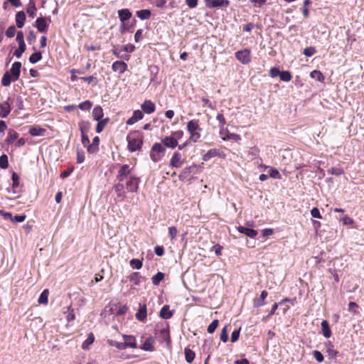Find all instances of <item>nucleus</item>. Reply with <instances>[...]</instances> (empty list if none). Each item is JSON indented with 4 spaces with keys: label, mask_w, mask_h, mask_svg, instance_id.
<instances>
[{
    "label": "nucleus",
    "mask_w": 364,
    "mask_h": 364,
    "mask_svg": "<svg viewBox=\"0 0 364 364\" xmlns=\"http://www.w3.org/2000/svg\"><path fill=\"white\" fill-rule=\"evenodd\" d=\"M116 183L113 189L119 201H123L127 198V193H136L139 189L140 178L134 172V167L129 164L120 166L116 176Z\"/></svg>",
    "instance_id": "nucleus-1"
},
{
    "label": "nucleus",
    "mask_w": 364,
    "mask_h": 364,
    "mask_svg": "<svg viewBox=\"0 0 364 364\" xmlns=\"http://www.w3.org/2000/svg\"><path fill=\"white\" fill-rule=\"evenodd\" d=\"M127 140L128 142V149L130 151L134 152L141 149L143 144V137L139 132H135L129 134L127 136Z\"/></svg>",
    "instance_id": "nucleus-2"
},
{
    "label": "nucleus",
    "mask_w": 364,
    "mask_h": 364,
    "mask_svg": "<svg viewBox=\"0 0 364 364\" xmlns=\"http://www.w3.org/2000/svg\"><path fill=\"white\" fill-rule=\"evenodd\" d=\"M164 146L159 143H155L151 148L150 156L152 161L156 162L159 161L165 152Z\"/></svg>",
    "instance_id": "nucleus-3"
},
{
    "label": "nucleus",
    "mask_w": 364,
    "mask_h": 364,
    "mask_svg": "<svg viewBox=\"0 0 364 364\" xmlns=\"http://www.w3.org/2000/svg\"><path fill=\"white\" fill-rule=\"evenodd\" d=\"M235 58L241 63L248 64L251 61L250 50L248 48L238 50L235 53Z\"/></svg>",
    "instance_id": "nucleus-4"
},
{
    "label": "nucleus",
    "mask_w": 364,
    "mask_h": 364,
    "mask_svg": "<svg viewBox=\"0 0 364 364\" xmlns=\"http://www.w3.org/2000/svg\"><path fill=\"white\" fill-rule=\"evenodd\" d=\"M229 4L228 0H205V5L208 8L228 7Z\"/></svg>",
    "instance_id": "nucleus-5"
},
{
    "label": "nucleus",
    "mask_w": 364,
    "mask_h": 364,
    "mask_svg": "<svg viewBox=\"0 0 364 364\" xmlns=\"http://www.w3.org/2000/svg\"><path fill=\"white\" fill-rule=\"evenodd\" d=\"M21 68V62H15L13 63L11 68L10 69V74L13 77V81H16L20 76Z\"/></svg>",
    "instance_id": "nucleus-6"
},
{
    "label": "nucleus",
    "mask_w": 364,
    "mask_h": 364,
    "mask_svg": "<svg viewBox=\"0 0 364 364\" xmlns=\"http://www.w3.org/2000/svg\"><path fill=\"white\" fill-rule=\"evenodd\" d=\"M267 296L268 292L265 290L262 291L261 292L260 296L259 298H255L253 300V306L255 308H259L264 306L266 304L265 299Z\"/></svg>",
    "instance_id": "nucleus-7"
},
{
    "label": "nucleus",
    "mask_w": 364,
    "mask_h": 364,
    "mask_svg": "<svg viewBox=\"0 0 364 364\" xmlns=\"http://www.w3.org/2000/svg\"><path fill=\"white\" fill-rule=\"evenodd\" d=\"M114 72H118L119 74L124 73L127 69V65L124 61H115L112 65Z\"/></svg>",
    "instance_id": "nucleus-8"
},
{
    "label": "nucleus",
    "mask_w": 364,
    "mask_h": 364,
    "mask_svg": "<svg viewBox=\"0 0 364 364\" xmlns=\"http://www.w3.org/2000/svg\"><path fill=\"white\" fill-rule=\"evenodd\" d=\"M143 117H144V114L141 110H139V109L135 110L133 113V115L130 118H129L128 120L127 121V124H128V125L134 124L137 121L143 119Z\"/></svg>",
    "instance_id": "nucleus-9"
},
{
    "label": "nucleus",
    "mask_w": 364,
    "mask_h": 364,
    "mask_svg": "<svg viewBox=\"0 0 364 364\" xmlns=\"http://www.w3.org/2000/svg\"><path fill=\"white\" fill-rule=\"evenodd\" d=\"M11 112V105L9 100L3 103H0V117L6 118Z\"/></svg>",
    "instance_id": "nucleus-10"
},
{
    "label": "nucleus",
    "mask_w": 364,
    "mask_h": 364,
    "mask_svg": "<svg viewBox=\"0 0 364 364\" xmlns=\"http://www.w3.org/2000/svg\"><path fill=\"white\" fill-rule=\"evenodd\" d=\"M237 230L240 233H242L250 238H255L257 235V231L254 229L244 226H239Z\"/></svg>",
    "instance_id": "nucleus-11"
},
{
    "label": "nucleus",
    "mask_w": 364,
    "mask_h": 364,
    "mask_svg": "<svg viewBox=\"0 0 364 364\" xmlns=\"http://www.w3.org/2000/svg\"><path fill=\"white\" fill-rule=\"evenodd\" d=\"M141 108L146 114H151L155 111V105L151 100H145Z\"/></svg>",
    "instance_id": "nucleus-12"
},
{
    "label": "nucleus",
    "mask_w": 364,
    "mask_h": 364,
    "mask_svg": "<svg viewBox=\"0 0 364 364\" xmlns=\"http://www.w3.org/2000/svg\"><path fill=\"white\" fill-rule=\"evenodd\" d=\"M187 130L189 134L201 131V128L199 126L198 120L192 119L187 124Z\"/></svg>",
    "instance_id": "nucleus-13"
},
{
    "label": "nucleus",
    "mask_w": 364,
    "mask_h": 364,
    "mask_svg": "<svg viewBox=\"0 0 364 364\" xmlns=\"http://www.w3.org/2000/svg\"><path fill=\"white\" fill-rule=\"evenodd\" d=\"M36 26L39 32L46 33L47 31L48 24L44 18H38L36 21Z\"/></svg>",
    "instance_id": "nucleus-14"
},
{
    "label": "nucleus",
    "mask_w": 364,
    "mask_h": 364,
    "mask_svg": "<svg viewBox=\"0 0 364 364\" xmlns=\"http://www.w3.org/2000/svg\"><path fill=\"white\" fill-rule=\"evenodd\" d=\"M181 154L178 152H175L170 161V166L175 168H178L181 166Z\"/></svg>",
    "instance_id": "nucleus-15"
},
{
    "label": "nucleus",
    "mask_w": 364,
    "mask_h": 364,
    "mask_svg": "<svg viewBox=\"0 0 364 364\" xmlns=\"http://www.w3.org/2000/svg\"><path fill=\"white\" fill-rule=\"evenodd\" d=\"M124 342L126 348L128 347L135 348H136V338L133 336L123 335Z\"/></svg>",
    "instance_id": "nucleus-16"
},
{
    "label": "nucleus",
    "mask_w": 364,
    "mask_h": 364,
    "mask_svg": "<svg viewBox=\"0 0 364 364\" xmlns=\"http://www.w3.org/2000/svg\"><path fill=\"white\" fill-rule=\"evenodd\" d=\"M220 156V149H210L208 152H206L203 156V160L204 161H209L210 159H212L213 157Z\"/></svg>",
    "instance_id": "nucleus-17"
},
{
    "label": "nucleus",
    "mask_w": 364,
    "mask_h": 364,
    "mask_svg": "<svg viewBox=\"0 0 364 364\" xmlns=\"http://www.w3.org/2000/svg\"><path fill=\"white\" fill-rule=\"evenodd\" d=\"M26 21V14L24 11H18L16 14V26L19 28H22Z\"/></svg>",
    "instance_id": "nucleus-18"
},
{
    "label": "nucleus",
    "mask_w": 364,
    "mask_h": 364,
    "mask_svg": "<svg viewBox=\"0 0 364 364\" xmlns=\"http://www.w3.org/2000/svg\"><path fill=\"white\" fill-rule=\"evenodd\" d=\"M117 13L120 21L123 23L132 17V13L127 9H120Z\"/></svg>",
    "instance_id": "nucleus-19"
},
{
    "label": "nucleus",
    "mask_w": 364,
    "mask_h": 364,
    "mask_svg": "<svg viewBox=\"0 0 364 364\" xmlns=\"http://www.w3.org/2000/svg\"><path fill=\"white\" fill-rule=\"evenodd\" d=\"M162 142L164 144V146L169 148H175L178 145L177 140L172 137V136H166L163 140Z\"/></svg>",
    "instance_id": "nucleus-20"
},
{
    "label": "nucleus",
    "mask_w": 364,
    "mask_h": 364,
    "mask_svg": "<svg viewBox=\"0 0 364 364\" xmlns=\"http://www.w3.org/2000/svg\"><path fill=\"white\" fill-rule=\"evenodd\" d=\"M147 316L146 305L140 306V309L136 313V318L140 321L146 320Z\"/></svg>",
    "instance_id": "nucleus-21"
},
{
    "label": "nucleus",
    "mask_w": 364,
    "mask_h": 364,
    "mask_svg": "<svg viewBox=\"0 0 364 364\" xmlns=\"http://www.w3.org/2000/svg\"><path fill=\"white\" fill-rule=\"evenodd\" d=\"M321 333L325 338H328L331 336V331L326 320L321 322Z\"/></svg>",
    "instance_id": "nucleus-22"
},
{
    "label": "nucleus",
    "mask_w": 364,
    "mask_h": 364,
    "mask_svg": "<svg viewBox=\"0 0 364 364\" xmlns=\"http://www.w3.org/2000/svg\"><path fill=\"white\" fill-rule=\"evenodd\" d=\"M100 144L99 136H95L92 139V144L88 146L87 151L90 154L95 153L98 151Z\"/></svg>",
    "instance_id": "nucleus-23"
},
{
    "label": "nucleus",
    "mask_w": 364,
    "mask_h": 364,
    "mask_svg": "<svg viewBox=\"0 0 364 364\" xmlns=\"http://www.w3.org/2000/svg\"><path fill=\"white\" fill-rule=\"evenodd\" d=\"M154 339L151 337H149L145 340L140 348L146 351H152L154 350Z\"/></svg>",
    "instance_id": "nucleus-24"
},
{
    "label": "nucleus",
    "mask_w": 364,
    "mask_h": 364,
    "mask_svg": "<svg viewBox=\"0 0 364 364\" xmlns=\"http://www.w3.org/2000/svg\"><path fill=\"white\" fill-rule=\"evenodd\" d=\"M160 316L164 319H168L172 317L173 313L169 310V306H164L159 313Z\"/></svg>",
    "instance_id": "nucleus-25"
},
{
    "label": "nucleus",
    "mask_w": 364,
    "mask_h": 364,
    "mask_svg": "<svg viewBox=\"0 0 364 364\" xmlns=\"http://www.w3.org/2000/svg\"><path fill=\"white\" fill-rule=\"evenodd\" d=\"M92 117L95 120H100L104 116L103 109L100 106H96L92 110Z\"/></svg>",
    "instance_id": "nucleus-26"
},
{
    "label": "nucleus",
    "mask_w": 364,
    "mask_h": 364,
    "mask_svg": "<svg viewBox=\"0 0 364 364\" xmlns=\"http://www.w3.org/2000/svg\"><path fill=\"white\" fill-rule=\"evenodd\" d=\"M129 279L131 282H133L135 285H139L141 284L142 277L139 272H133L129 276Z\"/></svg>",
    "instance_id": "nucleus-27"
},
{
    "label": "nucleus",
    "mask_w": 364,
    "mask_h": 364,
    "mask_svg": "<svg viewBox=\"0 0 364 364\" xmlns=\"http://www.w3.org/2000/svg\"><path fill=\"white\" fill-rule=\"evenodd\" d=\"M225 132H226V136L222 137V139L225 141L233 140L235 141H238L241 139V136L237 134L230 133L227 129H225Z\"/></svg>",
    "instance_id": "nucleus-28"
},
{
    "label": "nucleus",
    "mask_w": 364,
    "mask_h": 364,
    "mask_svg": "<svg viewBox=\"0 0 364 364\" xmlns=\"http://www.w3.org/2000/svg\"><path fill=\"white\" fill-rule=\"evenodd\" d=\"M151 12L149 9H142L136 11V16L141 20L149 19Z\"/></svg>",
    "instance_id": "nucleus-29"
},
{
    "label": "nucleus",
    "mask_w": 364,
    "mask_h": 364,
    "mask_svg": "<svg viewBox=\"0 0 364 364\" xmlns=\"http://www.w3.org/2000/svg\"><path fill=\"white\" fill-rule=\"evenodd\" d=\"M216 119L219 122L220 134H223L225 129L224 126L226 124V120L222 113L218 114L216 116Z\"/></svg>",
    "instance_id": "nucleus-30"
},
{
    "label": "nucleus",
    "mask_w": 364,
    "mask_h": 364,
    "mask_svg": "<svg viewBox=\"0 0 364 364\" xmlns=\"http://www.w3.org/2000/svg\"><path fill=\"white\" fill-rule=\"evenodd\" d=\"M46 132V129L39 127H33L29 129V134L31 136H43Z\"/></svg>",
    "instance_id": "nucleus-31"
},
{
    "label": "nucleus",
    "mask_w": 364,
    "mask_h": 364,
    "mask_svg": "<svg viewBox=\"0 0 364 364\" xmlns=\"http://www.w3.org/2000/svg\"><path fill=\"white\" fill-rule=\"evenodd\" d=\"M98 122L96 126V132L100 133L104 129L105 127L109 122V119L108 117L97 120Z\"/></svg>",
    "instance_id": "nucleus-32"
},
{
    "label": "nucleus",
    "mask_w": 364,
    "mask_h": 364,
    "mask_svg": "<svg viewBox=\"0 0 364 364\" xmlns=\"http://www.w3.org/2000/svg\"><path fill=\"white\" fill-rule=\"evenodd\" d=\"M185 358L187 363H191L193 361L196 354L188 348H186L184 350Z\"/></svg>",
    "instance_id": "nucleus-33"
},
{
    "label": "nucleus",
    "mask_w": 364,
    "mask_h": 364,
    "mask_svg": "<svg viewBox=\"0 0 364 364\" xmlns=\"http://www.w3.org/2000/svg\"><path fill=\"white\" fill-rule=\"evenodd\" d=\"M11 81H13V77L9 71L6 72L2 77L1 84L4 87L10 85Z\"/></svg>",
    "instance_id": "nucleus-34"
},
{
    "label": "nucleus",
    "mask_w": 364,
    "mask_h": 364,
    "mask_svg": "<svg viewBox=\"0 0 364 364\" xmlns=\"http://www.w3.org/2000/svg\"><path fill=\"white\" fill-rule=\"evenodd\" d=\"M36 11L37 9L35 3L32 0H30L28 7L27 9V13L28 16L31 18H34L36 15Z\"/></svg>",
    "instance_id": "nucleus-35"
},
{
    "label": "nucleus",
    "mask_w": 364,
    "mask_h": 364,
    "mask_svg": "<svg viewBox=\"0 0 364 364\" xmlns=\"http://www.w3.org/2000/svg\"><path fill=\"white\" fill-rule=\"evenodd\" d=\"M18 137V134L13 130V129H10L8 132V136H7V139H6V141L9 143V144H11V143H13L15 140H16Z\"/></svg>",
    "instance_id": "nucleus-36"
},
{
    "label": "nucleus",
    "mask_w": 364,
    "mask_h": 364,
    "mask_svg": "<svg viewBox=\"0 0 364 364\" xmlns=\"http://www.w3.org/2000/svg\"><path fill=\"white\" fill-rule=\"evenodd\" d=\"M165 274L163 272H159L152 278V283L154 285H159V283L164 279Z\"/></svg>",
    "instance_id": "nucleus-37"
},
{
    "label": "nucleus",
    "mask_w": 364,
    "mask_h": 364,
    "mask_svg": "<svg viewBox=\"0 0 364 364\" xmlns=\"http://www.w3.org/2000/svg\"><path fill=\"white\" fill-rule=\"evenodd\" d=\"M310 76L311 78L315 79L319 82H322L324 80V76L321 72L317 70H314L311 72Z\"/></svg>",
    "instance_id": "nucleus-38"
},
{
    "label": "nucleus",
    "mask_w": 364,
    "mask_h": 364,
    "mask_svg": "<svg viewBox=\"0 0 364 364\" xmlns=\"http://www.w3.org/2000/svg\"><path fill=\"white\" fill-rule=\"evenodd\" d=\"M48 294L49 293L48 289L43 290L38 298V303L41 304H47Z\"/></svg>",
    "instance_id": "nucleus-39"
},
{
    "label": "nucleus",
    "mask_w": 364,
    "mask_h": 364,
    "mask_svg": "<svg viewBox=\"0 0 364 364\" xmlns=\"http://www.w3.org/2000/svg\"><path fill=\"white\" fill-rule=\"evenodd\" d=\"M326 346L327 347L326 352L328 354L332 357L334 358L337 355L338 352L333 349V345L331 341H328L325 343Z\"/></svg>",
    "instance_id": "nucleus-40"
},
{
    "label": "nucleus",
    "mask_w": 364,
    "mask_h": 364,
    "mask_svg": "<svg viewBox=\"0 0 364 364\" xmlns=\"http://www.w3.org/2000/svg\"><path fill=\"white\" fill-rule=\"evenodd\" d=\"M90 124L87 121H82L79 124L81 134H86L89 131Z\"/></svg>",
    "instance_id": "nucleus-41"
},
{
    "label": "nucleus",
    "mask_w": 364,
    "mask_h": 364,
    "mask_svg": "<svg viewBox=\"0 0 364 364\" xmlns=\"http://www.w3.org/2000/svg\"><path fill=\"white\" fill-rule=\"evenodd\" d=\"M42 58V54L41 52H35L29 57V62L32 64H35Z\"/></svg>",
    "instance_id": "nucleus-42"
},
{
    "label": "nucleus",
    "mask_w": 364,
    "mask_h": 364,
    "mask_svg": "<svg viewBox=\"0 0 364 364\" xmlns=\"http://www.w3.org/2000/svg\"><path fill=\"white\" fill-rule=\"evenodd\" d=\"M95 341V336L93 333H90L88 334L87 339L82 343V348L86 349L88 346L92 344Z\"/></svg>",
    "instance_id": "nucleus-43"
},
{
    "label": "nucleus",
    "mask_w": 364,
    "mask_h": 364,
    "mask_svg": "<svg viewBox=\"0 0 364 364\" xmlns=\"http://www.w3.org/2000/svg\"><path fill=\"white\" fill-rule=\"evenodd\" d=\"M92 106V103L90 100L84 101L78 105V107L85 111L90 110Z\"/></svg>",
    "instance_id": "nucleus-44"
},
{
    "label": "nucleus",
    "mask_w": 364,
    "mask_h": 364,
    "mask_svg": "<svg viewBox=\"0 0 364 364\" xmlns=\"http://www.w3.org/2000/svg\"><path fill=\"white\" fill-rule=\"evenodd\" d=\"M280 80L284 82H289L291 80V75L289 71H282L279 75Z\"/></svg>",
    "instance_id": "nucleus-45"
},
{
    "label": "nucleus",
    "mask_w": 364,
    "mask_h": 364,
    "mask_svg": "<svg viewBox=\"0 0 364 364\" xmlns=\"http://www.w3.org/2000/svg\"><path fill=\"white\" fill-rule=\"evenodd\" d=\"M328 173L331 175L341 176L344 173V171L340 167H331L328 170Z\"/></svg>",
    "instance_id": "nucleus-46"
},
{
    "label": "nucleus",
    "mask_w": 364,
    "mask_h": 364,
    "mask_svg": "<svg viewBox=\"0 0 364 364\" xmlns=\"http://www.w3.org/2000/svg\"><path fill=\"white\" fill-rule=\"evenodd\" d=\"M26 50V44H20L18 45V48L14 51V55L19 58L21 57L22 54L25 52Z\"/></svg>",
    "instance_id": "nucleus-47"
},
{
    "label": "nucleus",
    "mask_w": 364,
    "mask_h": 364,
    "mask_svg": "<svg viewBox=\"0 0 364 364\" xmlns=\"http://www.w3.org/2000/svg\"><path fill=\"white\" fill-rule=\"evenodd\" d=\"M9 166L8 156L6 154H3L0 156V168L5 169Z\"/></svg>",
    "instance_id": "nucleus-48"
},
{
    "label": "nucleus",
    "mask_w": 364,
    "mask_h": 364,
    "mask_svg": "<svg viewBox=\"0 0 364 364\" xmlns=\"http://www.w3.org/2000/svg\"><path fill=\"white\" fill-rule=\"evenodd\" d=\"M142 261L139 259H132L130 261V266L136 269H140L142 267Z\"/></svg>",
    "instance_id": "nucleus-49"
},
{
    "label": "nucleus",
    "mask_w": 364,
    "mask_h": 364,
    "mask_svg": "<svg viewBox=\"0 0 364 364\" xmlns=\"http://www.w3.org/2000/svg\"><path fill=\"white\" fill-rule=\"evenodd\" d=\"M194 166H188L183 169L181 173L179 175V178H185L188 177L192 172V169Z\"/></svg>",
    "instance_id": "nucleus-50"
},
{
    "label": "nucleus",
    "mask_w": 364,
    "mask_h": 364,
    "mask_svg": "<svg viewBox=\"0 0 364 364\" xmlns=\"http://www.w3.org/2000/svg\"><path fill=\"white\" fill-rule=\"evenodd\" d=\"M316 53V48L313 46L306 48L303 52L304 55H306V57H311L314 55Z\"/></svg>",
    "instance_id": "nucleus-51"
},
{
    "label": "nucleus",
    "mask_w": 364,
    "mask_h": 364,
    "mask_svg": "<svg viewBox=\"0 0 364 364\" xmlns=\"http://www.w3.org/2000/svg\"><path fill=\"white\" fill-rule=\"evenodd\" d=\"M228 326H225L221 331L220 332V340L225 343L228 341Z\"/></svg>",
    "instance_id": "nucleus-52"
},
{
    "label": "nucleus",
    "mask_w": 364,
    "mask_h": 364,
    "mask_svg": "<svg viewBox=\"0 0 364 364\" xmlns=\"http://www.w3.org/2000/svg\"><path fill=\"white\" fill-rule=\"evenodd\" d=\"M108 342L110 346H114L119 350H124L126 348L124 342L122 343V342H118V341H112V340L108 341Z\"/></svg>",
    "instance_id": "nucleus-53"
},
{
    "label": "nucleus",
    "mask_w": 364,
    "mask_h": 364,
    "mask_svg": "<svg viewBox=\"0 0 364 364\" xmlns=\"http://www.w3.org/2000/svg\"><path fill=\"white\" fill-rule=\"evenodd\" d=\"M219 321L217 319L213 320L211 323L208 326V332L209 333H213L217 327L218 326Z\"/></svg>",
    "instance_id": "nucleus-54"
},
{
    "label": "nucleus",
    "mask_w": 364,
    "mask_h": 364,
    "mask_svg": "<svg viewBox=\"0 0 364 364\" xmlns=\"http://www.w3.org/2000/svg\"><path fill=\"white\" fill-rule=\"evenodd\" d=\"M16 32V27L14 26H10L6 31V36L8 38H12L15 36Z\"/></svg>",
    "instance_id": "nucleus-55"
},
{
    "label": "nucleus",
    "mask_w": 364,
    "mask_h": 364,
    "mask_svg": "<svg viewBox=\"0 0 364 364\" xmlns=\"http://www.w3.org/2000/svg\"><path fill=\"white\" fill-rule=\"evenodd\" d=\"M313 356L314 358L318 362V363H321L323 361V355H322V353L318 351V350H314L313 353Z\"/></svg>",
    "instance_id": "nucleus-56"
},
{
    "label": "nucleus",
    "mask_w": 364,
    "mask_h": 364,
    "mask_svg": "<svg viewBox=\"0 0 364 364\" xmlns=\"http://www.w3.org/2000/svg\"><path fill=\"white\" fill-rule=\"evenodd\" d=\"M178 234L177 228L174 226L168 228V235L171 240L174 239Z\"/></svg>",
    "instance_id": "nucleus-57"
},
{
    "label": "nucleus",
    "mask_w": 364,
    "mask_h": 364,
    "mask_svg": "<svg viewBox=\"0 0 364 364\" xmlns=\"http://www.w3.org/2000/svg\"><path fill=\"white\" fill-rule=\"evenodd\" d=\"M12 181H13V184H12V187L13 188H16V187L18 186V185H19V176L15 172H14L12 173Z\"/></svg>",
    "instance_id": "nucleus-58"
},
{
    "label": "nucleus",
    "mask_w": 364,
    "mask_h": 364,
    "mask_svg": "<svg viewBox=\"0 0 364 364\" xmlns=\"http://www.w3.org/2000/svg\"><path fill=\"white\" fill-rule=\"evenodd\" d=\"M123 51L122 48V49H117V48H114L112 50V53L113 55H114L117 58H124L125 60H128L129 59V55H126L124 57L123 55H121L120 53L121 52Z\"/></svg>",
    "instance_id": "nucleus-59"
},
{
    "label": "nucleus",
    "mask_w": 364,
    "mask_h": 364,
    "mask_svg": "<svg viewBox=\"0 0 364 364\" xmlns=\"http://www.w3.org/2000/svg\"><path fill=\"white\" fill-rule=\"evenodd\" d=\"M16 41H17L18 45H20V44H25L24 38H23V33L22 31H18L16 33Z\"/></svg>",
    "instance_id": "nucleus-60"
},
{
    "label": "nucleus",
    "mask_w": 364,
    "mask_h": 364,
    "mask_svg": "<svg viewBox=\"0 0 364 364\" xmlns=\"http://www.w3.org/2000/svg\"><path fill=\"white\" fill-rule=\"evenodd\" d=\"M82 136V144L85 147L88 149V146L90 145V139L88 136L86 134H81Z\"/></svg>",
    "instance_id": "nucleus-61"
},
{
    "label": "nucleus",
    "mask_w": 364,
    "mask_h": 364,
    "mask_svg": "<svg viewBox=\"0 0 364 364\" xmlns=\"http://www.w3.org/2000/svg\"><path fill=\"white\" fill-rule=\"evenodd\" d=\"M281 71L277 68H272L269 70V75L272 77L279 76Z\"/></svg>",
    "instance_id": "nucleus-62"
},
{
    "label": "nucleus",
    "mask_w": 364,
    "mask_h": 364,
    "mask_svg": "<svg viewBox=\"0 0 364 364\" xmlns=\"http://www.w3.org/2000/svg\"><path fill=\"white\" fill-rule=\"evenodd\" d=\"M240 328L234 331L231 334V342H236L240 336Z\"/></svg>",
    "instance_id": "nucleus-63"
},
{
    "label": "nucleus",
    "mask_w": 364,
    "mask_h": 364,
    "mask_svg": "<svg viewBox=\"0 0 364 364\" xmlns=\"http://www.w3.org/2000/svg\"><path fill=\"white\" fill-rule=\"evenodd\" d=\"M358 308V305L355 303V302H353V301H350L349 302L348 304V311L353 313V314H355L356 313V309Z\"/></svg>",
    "instance_id": "nucleus-64"
}]
</instances>
